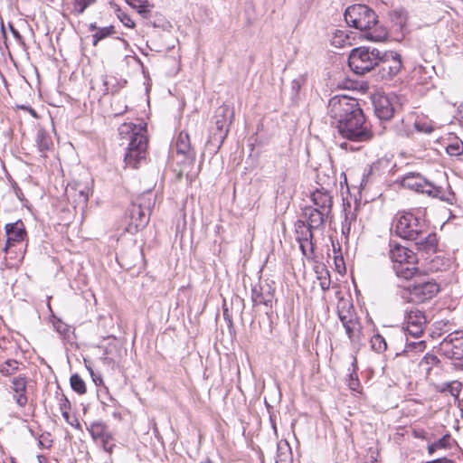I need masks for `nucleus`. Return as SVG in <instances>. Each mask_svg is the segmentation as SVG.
Returning <instances> with one entry per match:
<instances>
[{
    "instance_id": "6e6552de",
    "label": "nucleus",
    "mask_w": 463,
    "mask_h": 463,
    "mask_svg": "<svg viewBox=\"0 0 463 463\" xmlns=\"http://www.w3.org/2000/svg\"><path fill=\"white\" fill-rule=\"evenodd\" d=\"M336 128L343 137L351 141L366 142L373 137V133L365 121L364 114L339 124Z\"/></svg>"
},
{
    "instance_id": "2eb2a0df",
    "label": "nucleus",
    "mask_w": 463,
    "mask_h": 463,
    "mask_svg": "<svg viewBox=\"0 0 463 463\" xmlns=\"http://www.w3.org/2000/svg\"><path fill=\"white\" fill-rule=\"evenodd\" d=\"M389 255L394 265L416 263V255L413 251L397 242H390Z\"/></svg>"
},
{
    "instance_id": "79ce46f5",
    "label": "nucleus",
    "mask_w": 463,
    "mask_h": 463,
    "mask_svg": "<svg viewBox=\"0 0 463 463\" xmlns=\"http://www.w3.org/2000/svg\"><path fill=\"white\" fill-rule=\"evenodd\" d=\"M439 362V361L436 355L427 354L421 359L420 365L429 372L430 370L431 365H434Z\"/></svg>"
},
{
    "instance_id": "9b49d317",
    "label": "nucleus",
    "mask_w": 463,
    "mask_h": 463,
    "mask_svg": "<svg viewBox=\"0 0 463 463\" xmlns=\"http://www.w3.org/2000/svg\"><path fill=\"white\" fill-rule=\"evenodd\" d=\"M378 74L383 80H389L395 76L402 69V62L399 53L393 51L385 52L379 55Z\"/></svg>"
},
{
    "instance_id": "4be33fe9",
    "label": "nucleus",
    "mask_w": 463,
    "mask_h": 463,
    "mask_svg": "<svg viewBox=\"0 0 463 463\" xmlns=\"http://www.w3.org/2000/svg\"><path fill=\"white\" fill-rule=\"evenodd\" d=\"M99 85H102V88H99V94L101 96L109 92L115 93L123 86H118L117 79L112 76H100L91 80L92 89L99 88Z\"/></svg>"
},
{
    "instance_id": "ea45409f",
    "label": "nucleus",
    "mask_w": 463,
    "mask_h": 463,
    "mask_svg": "<svg viewBox=\"0 0 463 463\" xmlns=\"http://www.w3.org/2000/svg\"><path fill=\"white\" fill-rule=\"evenodd\" d=\"M446 150L449 156H459L463 153V142L461 140L457 139L454 142L448 145Z\"/></svg>"
},
{
    "instance_id": "393cba45",
    "label": "nucleus",
    "mask_w": 463,
    "mask_h": 463,
    "mask_svg": "<svg viewBox=\"0 0 463 463\" xmlns=\"http://www.w3.org/2000/svg\"><path fill=\"white\" fill-rule=\"evenodd\" d=\"M35 142L37 144V147L42 156H45V153L52 149L53 146L52 138L51 134L40 128L37 131Z\"/></svg>"
},
{
    "instance_id": "f03ea898",
    "label": "nucleus",
    "mask_w": 463,
    "mask_h": 463,
    "mask_svg": "<svg viewBox=\"0 0 463 463\" xmlns=\"http://www.w3.org/2000/svg\"><path fill=\"white\" fill-rule=\"evenodd\" d=\"M345 20L346 24L361 31H367L366 38L382 42L388 36L387 30L378 25L375 12L365 5H353L345 10Z\"/></svg>"
},
{
    "instance_id": "6e6d98bb",
    "label": "nucleus",
    "mask_w": 463,
    "mask_h": 463,
    "mask_svg": "<svg viewBox=\"0 0 463 463\" xmlns=\"http://www.w3.org/2000/svg\"><path fill=\"white\" fill-rule=\"evenodd\" d=\"M29 110H30V113H31L33 117L37 118V114H36V112H35V110H34V109H30Z\"/></svg>"
},
{
    "instance_id": "f704fd0d",
    "label": "nucleus",
    "mask_w": 463,
    "mask_h": 463,
    "mask_svg": "<svg viewBox=\"0 0 463 463\" xmlns=\"http://www.w3.org/2000/svg\"><path fill=\"white\" fill-rule=\"evenodd\" d=\"M370 344L371 348L379 354L384 352L387 348V344L384 337L378 333L374 334L371 337Z\"/></svg>"
},
{
    "instance_id": "c756f323",
    "label": "nucleus",
    "mask_w": 463,
    "mask_h": 463,
    "mask_svg": "<svg viewBox=\"0 0 463 463\" xmlns=\"http://www.w3.org/2000/svg\"><path fill=\"white\" fill-rule=\"evenodd\" d=\"M331 44L336 48L345 47L351 45L349 36L342 30H335L332 38Z\"/></svg>"
},
{
    "instance_id": "a211bd4d",
    "label": "nucleus",
    "mask_w": 463,
    "mask_h": 463,
    "mask_svg": "<svg viewBox=\"0 0 463 463\" xmlns=\"http://www.w3.org/2000/svg\"><path fill=\"white\" fill-rule=\"evenodd\" d=\"M251 300L253 306L265 305L271 307L273 300V289L266 283L265 285L257 284L251 289Z\"/></svg>"
},
{
    "instance_id": "72a5a7b5",
    "label": "nucleus",
    "mask_w": 463,
    "mask_h": 463,
    "mask_svg": "<svg viewBox=\"0 0 463 463\" xmlns=\"http://www.w3.org/2000/svg\"><path fill=\"white\" fill-rule=\"evenodd\" d=\"M115 33L114 26L109 25L102 28H99L95 33L92 34V44L94 46H97L99 42L105 39L108 36L112 35Z\"/></svg>"
},
{
    "instance_id": "dca6fc26",
    "label": "nucleus",
    "mask_w": 463,
    "mask_h": 463,
    "mask_svg": "<svg viewBox=\"0 0 463 463\" xmlns=\"http://www.w3.org/2000/svg\"><path fill=\"white\" fill-rule=\"evenodd\" d=\"M129 219L128 231L129 232H136L139 230L144 229L150 219V213L143 210L138 205L131 204L129 210Z\"/></svg>"
},
{
    "instance_id": "f3484780",
    "label": "nucleus",
    "mask_w": 463,
    "mask_h": 463,
    "mask_svg": "<svg viewBox=\"0 0 463 463\" xmlns=\"http://www.w3.org/2000/svg\"><path fill=\"white\" fill-rule=\"evenodd\" d=\"M90 194V188L80 183L69 184L66 188V195L68 199L72 200L74 203L82 208L87 205Z\"/></svg>"
},
{
    "instance_id": "3c124183",
    "label": "nucleus",
    "mask_w": 463,
    "mask_h": 463,
    "mask_svg": "<svg viewBox=\"0 0 463 463\" xmlns=\"http://www.w3.org/2000/svg\"><path fill=\"white\" fill-rule=\"evenodd\" d=\"M134 7L138 8V12H139L140 14H144V13L147 12V10L146 9V6H145V5H138V6H137V5H134Z\"/></svg>"
},
{
    "instance_id": "49530a36",
    "label": "nucleus",
    "mask_w": 463,
    "mask_h": 463,
    "mask_svg": "<svg viewBox=\"0 0 463 463\" xmlns=\"http://www.w3.org/2000/svg\"><path fill=\"white\" fill-rule=\"evenodd\" d=\"M348 386L352 391H357L359 388V381L353 373L349 375Z\"/></svg>"
},
{
    "instance_id": "c03bdc74",
    "label": "nucleus",
    "mask_w": 463,
    "mask_h": 463,
    "mask_svg": "<svg viewBox=\"0 0 463 463\" xmlns=\"http://www.w3.org/2000/svg\"><path fill=\"white\" fill-rule=\"evenodd\" d=\"M461 390V383L457 381H453L451 383H445V387H443L442 391H448L451 395L457 397L459 394Z\"/></svg>"
},
{
    "instance_id": "20e7f679",
    "label": "nucleus",
    "mask_w": 463,
    "mask_h": 463,
    "mask_svg": "<svg viewBox=\"0 0 463 463\" xmlns=\"http://www.w3.org/2000/svg\"><path fill=\"white\" fill-rule=\"evenodd\" d=\"M401 184L404 188L427 194L431 197L439 198L449 203H452L455 199L454 193L446 178H443L439 183H435L428 181L420 174L409 173L402 176Z\"/></svg>"
},
{
    "instance_id": "473e14b6",
    "label": "nucleus",
    "mask_w": 463,
    "mask_h": 463,
    "mask_svg": "<svg viewBox=\"0 0 463 463\" xmlns=\"http://www.w3.org/2000/svg\"><path fill=\"white\" fill-rule=\"evenodd\" d=\"M453 442H454V440L452 439L451 436L449 434H447V435L443 436L441 439H439V440L429 445V447H428L429 453L431 454L439 449H449L451 447V444Z\"/></svg>"
},
{
    "instance_id": "4d7b16f0",
    "label": "nucleus",
    "mask_w": 463,
    "mask_h": 463,
    "mask_svg": "<svg viewBox=\"0 0 463 463\" xmlns=\"http://www.w3.org/2000/svg\"><path fill=\"white\" fill-rule=\"evenodd\" d=\"M201 463H213V461H211L210 459H206V460H204V461H203V462H201Z\"/></svg>"
},
{
    "instance_id": "e433bc0d",
    "label": "nucleus",
    "mask_w": 463,
    "mask_h": 463,
    "mask_svg": "<svg viewBox=\"0 0 463 463\" xmlns=\"http://www.w3.org/2000/svg\"><path fill=\"white\" fill-rule=\"evenodd\" d=\"M71 386L73 391L79 394H84L86 392V385L84 381L80 377L79 374L75 373L71 376L70 379Z\"/></svg>"
},
{
    "instance_id": "9d476101",
    "label": "nucleus",
    "mask_w": 463,
    "mask_h": 463,
    "mask_svg": "<svg viewBox=\"0 0 463 463\" xmlns=\"http://www.w3.org/2000/svg\"><path fill=\"white\" fill-rule=\"evenodd\" d=\"M233 118L234 110L230 106L223 104L216 109L211 128V135L215 141L223 142Z\"/></svg>"
},
{
    "instance_id": "8fccbe9b",
    "label": "nucleus",
    "mask_w": 463,
    "mask_h": 463,
    "mask_svg": "<svg viewBox=\"0 0 463 463\" xmlns=\"http://www.w3.org/2000/svg\"><path fill=\"white\" fill-rule=\"evenodd\" d=\"M99 28V27L97 26L96 23H91L89 25V31H90V32H95L96 33Z\"/></svg>"
},
{
    "instance_id": "6ab92c4d",
    "label": "nucleus",
    "mask_w": 463,
    "mask_h": 463,
    "mask_svg": "<svg viewBox=\"0 0 463 463\" xmlns=\"http://www.w3.org/2000/svg\"><path fill=\"white\" fill-rule=\"evenodd\" d=\"M5 232L7 239L5 250H6L7 248L14 245V243L24 241L26 235L24 225L21 221L14 223H7L5 225Z\"/></svg>"
},
{
    "instance_id": "39448f33",
    "label": "nucleus",
    "mask_w": 463,
    "mask_h": 463,
    "mask_svg": "<svg viewBox=\"0 0 463 463\" xmlns=\"http://www.w3.org/2000/svg\"><path fill=\"white\" fill-rule=\"evenodd\" d=\"M327 113L332 124L336 126L364 114L357 100L347 96L333 97L328 102Z\"/></svg>"
},
{
    "instance_id": "a19ab883",
    "label": "nucleus",
    "mask_w": 463,
    "mask_h": 463,
    "mask_svg": "<svg viewBox=\"0 0 463 463\" xmlns=\"http://www.w3.org/2000/svg\"><path fill=\"white\" fill-rule=\"evenodd\" d=\"M59 406H60V411H61L63 418L67 421H69V418H70L69 411L71 409V403H70V401L67 399V397L63 394L59 399Z\"/></svg>"
},
{
    "instance_id": "4c0bfd02",
    "label": "nucleus",
    "mask_w": 463,
    "mask_h": 463,
    "mask_svg": "<svg viewBox=\"0 0 463 463\" xmlns=\"http://www.w3.org/2000/svg\"><path fill=\"white\" fill-rule=\"evenodd\" d=\"M89 431L94 439H103L106 431V426L102 422H93Z\"/></svg>"
},
{
    "instance_id": "0eeeda50",
    "label": "nucleus",
    "mask_w": 463,
    "mask_h": 463,
    "mask_svg": "<svg viewBox=\"0 0 463 463\" xmlns=\"http://www.w3.org/2000/svg\"><path fill=\"white\" fill-rule=\"evenodd\" d=\"M379 55L380 52L375 48H355L349 54V67L354 73L363 75L376 67L379 62Z\"/></svg>"
},
{
    "instance_id": "a878e982",
    "label": "nucleus",
    "mask_w": 463,
    "mask_h": 463,
    "mask_svg": "<svg viewBox=\"0 0 463 463\" xmlns=\"http://www.w3.org/2000/svg\"><path fill=\"white\" fill-rule=\"evenodd\" d=\"M176 151L178 154L190 156L193 155L190 137L187 133L180 132L176 139Z\"/></svg>"
},
{
    "instance_id": "423d86ee",
    "label": "nucleus",
    "mask_w": 463,
    "mask_h": 463,
    "mask_svg": "<svg viewBox=\"0 0 463 463\" xmlns=\"http://www.w3.org/2000/svg\"><path fill=\"white\" fill-rule=\"evenodd\" d=\"M337 313L345 333L354 345L362 341V326L354 313V307L347 301L340 300L337 304Z\"/></svg>"
},
{
    "instance_id": "58836bf2",
    "label": "nucleus",
    "mask_w": 463,
    "mask_h": 463,
    "mask_svg": "<svg viewBox=\"0 0 463 463\" xmlns=\"http://www.w3.org/2000/svg\"><path fill=\"white\" fill-rule=\"evenodd\" d=\"M18 369V362L13 359L5 361L0 365V372L5 375H11Z\"/></svg>"
},
{
    "instance_id": "c85d7f7f",
    "label": "nucleus",
    "mask_w": 463,
    "mask_h": 463,
    "mask_svg": "<svg viewBox=\"0 0 463 463\" xmlns=\"http://www.w3.org/2000/svg\"><path fill=\"white\" fill-rule=\"evenodd\" d=\"M393 269L398 277L403 278L405 279H412L415 274L419 272L418 268L415 266V263L412 265L409 264H401V265H393Z\"/></svg>"
},
{
    "instance_id": "de8ad7c7",
    "label": "nucleus",
    "mask_w": 463,
    "mask_h": 463,
    "mask_svg": "<svg viewBox=\"0 0 463 463\" xmlns=\"http://www.w3.org/2000/svg\"><path fill=\"white\" fill-rule=\"evenodd\" d=\"M428 463H453V460L449 459L447 458H440L430 461Z\"/></svg>"
},
{
    "instance_id": "b1692460",
    "label": "nucleus",
    "mask_w": 463,
    "mask_h": 463,
    "mask_svg": "<svg viewBox=\"0 0 463 463\" xmlns=\"http://www.w3.org/2000/svg\"><path fill=\"white\" fill-rule=\"evenodd\" d=\"M26 379L24 376L14 377L12 381V389L14 392V399L17 404L21 407L25 406L27 403L26 391Z\"/></svg>"
},
{
    "instance_id": "052dcab7",
    "label": "nucleus",
    "mask_w": 463,
    "mask_h": 463,
    "mask_svg": "<svg viewBox=\"0 0 463 463\" xmlns=\"http://www.w3.org/2000/svg\"><path fill=\"white\" fill-rule=\"evenodd\" d=\"M417 345H420V346H421V345H423V342H422V341H420V342H419Z\"/></svg>"
},
{
    "instance_id": "7ed1b4c3",
    "label": "nucleus",
    "mask_w": 463,
    "mask_h": 463,
    "mask_svg": "<svg viewBox=\"0 0 463 463\" xmlns=\"http://www.w3.org/2000/svg\"><path fill=\"white\" fill-rule=\"evenodd\" d=\"M146 131V127L142 124L124 123L118 128L121 139L128 141L125 162L133 168L137 167V165L146 159L147 147Z\"/></svg>"
},
{
    "instance_id": "13d9d810",
    "label": "nucleus",
    "mask_w": 463,
    "mask_h": 463,
    "mask_svg": "<svg viewBox=\"0 0 463 463\" xmlns=\"http://www.w3.org/2000/svg\"><path fill=\"white\" fill-rule=\"evenodd\" d=\"M99 88H102V85H99V88H95V89H93V90H97V91L99 93Z\"/></svg>"
},
{
    "instance_id": "603ef678",
    "label": "nucleus",
    "mask_w": 463,
    "mask_h": 463,
    "mask_svg": "<svg viewBox=\"0 0 463 463\" xmlns=\"http://www.w3.org/2000/svg\"><path fill=\"white\" fill-rule=\"evenodd\" d=\"M93 381L95 382V383H96L97 385H99V384H101V383H102V379H101V378H99H99H97V379H96V378H93Z\"/></svg>"
},
{
    "instance_id": "412c9836",
    "label": "nucleus",
    "mask_w": 463,
    "mask_h": 463,
    "mask_svg": "<svg viewBox=\"0 0 463 463\" xmlns=\"http://www.w3.org/2000/svg\"><path fill=\"white\" fill-rule=\"evenodd\" d=\"M375 115L382 120H388L393 116L394 108L387 96L380 95L373 99Z\"/></svg>"
},
{
    "instance_id": "2f4dec72",
    "label": "nucleus",
    "mask_w": 463,
    "mask_h": 463,
    "mask_svg": "<svg viewBox=\"0 0 463 463\" xmlns=\"http://www.w3.org/2000/svg\"><path fill=\"white\" fill-rule=\"evenodd\" d=\"M313 231L307 225H306L304 221H298L296 223V232L298 233V241H305L306 239L309 240L313 238Z\"/></svg>"
},
{
    "instance_id": "a18cd8bd",
    "label": "nucleus",
    "mask_w": 463,
    "mask_h": 463,
    "mask_svg": "<svg viewBox=\"0 0 463 463\" xmlns=\"http://www.w3.org/2000/svg\"><path fill=\"white\" fill-rule=\"evenodd\" d=\"M118 16L125 26H127L128 28H133L135 26L134 21L131 19V17L128 14L122 13V14H118Z\"/></svg>"
},
{
    "instance_id": "5fc2aeb1",
    "label": "nucleus",
    "mask_w": 463,
    "mask_h": 463,
    "mask_svg": "<svg viewBox=\"0 0 463 463\" xmlns=\"http://www.w3.org/2000/svg\"><path fill=\"white\" fill-rule=\"evenodd\" d=\"M66 325H63L62 326H58L57 330L61 333H63L65 331Z\"/></svg>"
},
{
    "instance_id": "09e8293b",
    "label": "nucleus",
    "mask_w": 463,
    "mask_h": 463,
    "mask_svg": "<svg viewBox=\"0 0 463 463\" xmlns=\"http://www.w3.org/2000/svg\"><path fill=\"white\" fill-rule=\"evenodd\" d=\"M9 27H10V30L14 35V38L20 40L21 39V34L13 26V24H9Z\"/></svg>"
},
{
    "instance_id": "c9c22d12",
    "label": "nucleus",
    "mask_w": 463,
    "mask_h": 463,
    "mask_svg": "<svg viewBox=\"0 0 463 463\" xmlns=\"http://www.w3.org/2000/svg\"><path fill=\"white\" fill-rule=\"evenodd\" d=\"M392 21L400 28H402L407 22V12L401 8L391 13Z\"/></svg>"
},
{
    "instance_id": "bf43d9fd",
    "label": "nucleus",
    "mask_w": 463,
    "mask_h": 463,
    "mask_svg": "<svg viewBox=\"0 0 463 463\" xmlns=\"http://www.w3.org/2000/svg\"><path fill=\"white\" fill-rule=\"evenodd\" d=\"M228 315L227 309L223 310V316L226 317Z\"/></svg>"
},
{
    "instance_id": "5701e85b",
    "label": "nucleus",
    "mask_w": 463,
    "mask_h": 463,
    "mask_svg": "<svg viewBox=\"0 0 463 463\" xmlns=\"http://www.w3.org/2000/svg\"><path fill=\"white\" fill-rule=\"evenodd\" d=\"M402 124L404 125L402 135L407 137L411 136L414 131L425 134H430L433 131L430 122L423 118L416 119L414 122H411L409 119L402 120Z\"/></svg>"
},
{
    "instance_id": "ddd939ff",
    "label": "nucleus",
    "mask_w": 463,
    "mask_h": 463,
    "mask_svg": "<svg viewBox=\"0 0 463 463\" xmlns=\"http://www.w3.org/2000/svg\"><path fill=\"white\" fill-rule=\"evenodd\" d=\"M335 184L334 181L328 178L326 186L316 188L310 194V199L316 209L322 210L331 213L333 205V197L329 187Z\"/></svg>"
},
{
    "instance_id": "f257e3e1",
    "label": "nucleus",
    "mask_w": 463,
    "mask_h": 463,
    "mask_svg": "<svg viewBox=\"0 0 463 463\" xmlns=\"http://www.w3.org/2000/svg\"><path fill=\"white\" fill-rule=\"evenodd\" d=\"M393 227L397 236L414 241L418 250L427 253L436 251L437 236L429 232V225L420 215L411 212H399L393 219Z\"/></svg>"
},
{
    "instance_id": "7c9ffc66",
    "label": "nucleus",
    "mask_w": 463,
    "mask_h": 463,
    "mask_svg": "<svg viewBox=\"0 0 463 463\" xmlns=\"http://www.w3.org/2000/svg\"><path fill=\"white\" fill-rule=\"evenodd\" d=\"M97 3V0H72L71 1V14L74 15H80L82 14L85 10L95 5Z\"/></svg>"
},
{
    "instance_id": "864d4df0",
    "label": "nucleus",
    "mask_w": 463,
    "mask_h": 463,
    "mask_svg": "<svg viewBox=\"0 0 463 463\" xmlns=\"http://www.w3.org/2000/svg\"><path fill=\"white\" fill-rule=\"evenodd\" d=\"M66 325H63L62 326H58L57 330L61 333H63L65 331Z\"/></svg>"
},
{
    "instance_id": "cd10ccee",
    "label": "nucleus",
    "mask_w": 463,
    "mask_h": 463,
    "mask_svg": "<svg viewBox=\"0 0 463 463\" xmlns=\"http://www.w3.org/2000/svg\"><path fill=\"white\" fill-rule=\"evenodd\" d=\"M317 279L319 281V286L323 291H326L330 288L331 280L328 269L324 265L315 267Z\"/></svg>"
},
{
    "instance_id": "f8f14e48",
    "label": "nucleus",
    "mask_w": 463,
    "mask_h": 463,
    "mask_svg": "<svg viewBox=\"0 0 463 463\" xmlns=\"http://www.w3.org/2000/svg\"><path fill=\"white\" fill-rule=\"evenodd\" d=\"M404 325V328L409 335L413 337H420L424 332L427 318L421 310L411 307L405 311Z\"/></svg>"
},
{
    "instance_id": "aec40b11",
    "label": "nucleus",
    "mask_w": 463,
    "mask_h": 463,
    "mask_svg": "<svg viewBox=\"0 0 463 463\" xmlns=\"http://www.w3.org/2000/svg\"><path fill=\"white\" fill-rule=\"evenodd\" d=\"M330 213H326L322 210L316 209L314 207H306L304 209L305 223L311 229L317 230L321 227Z\"/></svg>"
},
{
    "instance_id": "bb28decb",
    "label": "nucleus",
    "mask_w": 463,
    "mask_h": 463,
    "mask_svg": "<svg viewBox=\"0 0 463 463\" xmlns=\"http://www.w3.org/2000/svg\"><path fill=\"white\" fill-rule=\"evenodd\" d=\"M155 194L152 192L147 191L139 195L132 204L138 205L141 209L146 210L151 213V210L155 206Z\"/></svg>"
},
{
    "instance_id": "37998d69",
    "label": "nucleus",
    "mask_w": 463,
    "mask_h": 463,
    "mask_svg": "<svg viewBox=\"0 0 463 463\" xmlns=\"http://www.w3.org/2000/svg\"><path fill=\"white\" fill-rule=\"evenodd\" d=\"M300 249L302 250L303 255L307 258H310L314 252V246L312 242V239H306L305 241H298Z\"/></svg>"
},
{
    "instance_id": "1a4fd4ad",
    "label": "nucleus",
    "mask_w": 463,
    "mask_h": 463,
    "mask_svg": "<svg viewBox=\"0 0 463 463\" xmlns=\"http://www.w3.org/2000/svg\"><path fill=\"white\" fill-rule=\"evenodd\" d=\"M439 292V286L435 280L420 281L402 289L401 297L419 304L433 298Z\"/></svg>"
},
{
    "instance_id": "4468645a",
    "label": "nucleus",
    "mask_w": 463,
    "mask_h": 463,
    "mask_svg": "<svg viewBox=\"0 0 463 463\" xmlns=\"http://www.w3.org/2000/svg\"><path fill=\"white\" fill-rule=\"evenodd\" d=\"M441 348L446 355L451 359L463 358V333L454 332L449 334L441 343Z\"/></svg>"
}]
</instances>
